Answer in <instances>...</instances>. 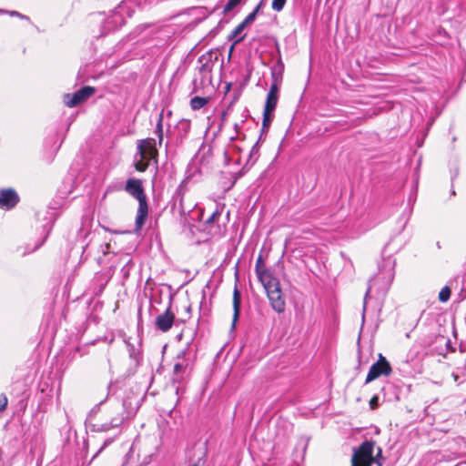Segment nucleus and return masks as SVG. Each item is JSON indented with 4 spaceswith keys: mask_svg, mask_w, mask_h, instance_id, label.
<instances>
[{
    "mask_svg": "<svg viewBox=\"0 0 466 466\" xmlns=\"http://www.w3.org/2000/svg\"><path fill=\"white\" fill-rule=\"evenodd\" d=\"M272 76L275 82L270 86L269 91L267 95L264 110L268 112H273L277 106L279 100V86L277 84V76L275 72H272Z\"/></svg>",
    "mask_w": 466,
    "mask_h": 466,
    "instance_id": "obj_11",
    "label": "nucleus"
},
{
    "mask_svg": "<svg viewBox=\"0 0 466 466\" xmlns=\"http://www.w3.org/2000/svg\"><path fill=\"white\" fill-rule=\"evenodd\" d=\"M370 291V287L368 289V290H367V292H366V295H365L364 304H363V313H364V312H365V310H366V299H367V298H368V296H369Z\"/></svg>",
    "mask_w": 466,
    "mask_h": 466,
    "instance_id": "obj_30",
    "label": "nucleus"
},
{
    "mask_svg": "<svg viewBox=\"0 0 466 466\" xmlns=\"http://www.w3.org/2000/svg\"><path fill=\"white\" fill-rule=\"evenodd\" d=\"M218 217H219L218 212L212 213L211 216L207 219V223L209 224V223L213 222Z\"/></svg>",
    "mask_w": 466,
    "mask_h": 466,
    "instance_id": "obj_28",
    "label": "nucleus"
},
{
    "mask_svg": "<svg viewBox=\"0 0 466 466\" xmlns=\"http://www.w3.org/2000/svg\"><path fill=\"white\" fill-rule=\"evenodd\" d=\"M185 181H183L180 186L178 187L177 190V193L178 196H182L183 195V185H184ZM179 205L181 207V208L184 209V206H183V197H180V199H179Z\"/></svg>",
    "mask_w": 466,
    "mask_h": 466,
    "instance_id": "obj_24",
    "label": "nucleus"
},
{
    "mask_svg": "<svg viewBox=\"0 0 466 466\" xmlns=\"http://www.w3.org/2000/svg\"><path fill=\"white\" fill-rule=\"evenodd\" d=\"M246 27V25H243V23H240L231 33V35H229V39H233V38H236L243 30L244 28Z\"/></svg>",
    "mask_w": 466,
    "mask_h": 466,
    "instance_id": "obj_23",
    "label": "nucleus"
},
{
    "mask_svg": "<svg viewBox=\"0 0 466 466\" xmlns=\"http://www.w3.org/2000/svg\"><path fill=\"white\" fill-rule=\"evenodd\" d=\"M436 246H437V248H439V249H441V246L440 241H438V242L436 243Z\"/></svg>",
    "mask_w": 466,
    "mask_h": 466,
    "instance_id": "obj_35",
    "label": "nucleus"
},
{
    "mask_svg": "<svg viewBox=\"0 0 466 466\" xmlns=\"http://www.w3.org/2000/svg\"><path fill=\"white\" fill-rule=\"evenodd\" d=\"M175 314L171 311L170 306L167 309V310L158 315L156 319V326L157 328L163 331H168L174 323Z\"/></svg>",
    "mask_w": 466,
    "mask_h": 466,
    "instance_id": "obj_12",
    "label": "nucleus"
},
{
    "mask_svg": "<svg viewBox=\"0 0 466 466\" xmlns=\"http://www.w3.org/2000/svg\"><path fill=\"white\" fill-rule=\"evenodd\" d=\"M189 370L190 360L188 358V350L184 349L176 357L173 374L171 377L172 383L178 385L176 388L177 394H178L181 389L180 385H183L186 382Z\"/></svg>",
    "mask_w": 466,
    "mask_h": 466,
    "instance_id": "obj_4",
    "label": "nucleus"
},
{
    "mask_svg": "<svg viewBox=\"0 0 466 466\" xmlns=\"http://www.w3.org/2000/svg\"><path fill=\"white\" fill-rule=\"evenodd\" d=\"M259 153V140L256 142V144L252 147L250 153H249V159L248 161L255 162L258 157Z\"/></svg>",
    "mask_w": 466,
    "mask_h": 466,
    "instance_id": "obj_18",
    "label": "nucleus"
},
{
    "mask_svg": "<svg viewBox=\"0 0 466 466\" xmlns=\"http://www.w3.org/2000/svg\"><path fill=\"white\" fill-rule=\"evenodd\" d=\"M234 127L236 130H238V128L239 127L238 124H235Z\"/></svg>",
    "mask_w": 466,
    "mask_h": 466,
    "instance_id": "obj_36",
    "label": "nucleus"
},
{
    "mask_svg": "<svg viewBox=\"0 0 466 466\" xmlns=\"http://www.w3.org/2000/svg\"><path fill=\"white\" fill-rule=\"evenodd\" d=\"M7 405V398L4 395H0V411L4 410Z\"/></svg>",
    "mask_w": 466,
    "mask_h": 466,
    "instance_id": "obj_26",
    "label": "nucleus"
},
{
    "mask_svg": "<svg viewBox=\"0 0 466 466\" xmlns=\"http://www.w3.org/2000/svg\"><path fill=\"white\" fill-rule=\"evenodd\" d=\"M137 155L139 159H136L135 167L139 172H144L149 165V161L155 159L157 156L156 148V140L154 138L142 139L137 142Z\"/></svg>",
    "mask_w": 466,
    "mask_h": 466,
    "instance_id": "obj_5",
    "label": "nucleus"
},
{
    "mask_svg": "<svg viewBox=\"0 0 466 466\" xmlns=\"http://www.w3.org/2000/svg\"><path fill=\"white\" fill-rule=\"evenodd\" d=\"M19 201V197L16 192L12 188L0 190V208L11 209Z\"/></svg>",
    "mask_w": 466,
    "mask_h": 466,
    "instance_id": "obj_10",
    "label": "nucleus"
},
{
    "mask_svg": "<svg viewBox=\"0 0 466 466\" xmlns=\"http://www.w3.org/2000/svg\"><path fill=\"white\" fill-rule=\"evenodd\" d=\"M8 14L11 15V16H17V17H20L22 19H27V17L16 11H10L8 12Z\"/></svg>",
    "mask_w": 466,
    "mask_h": 466,
    "instance_id": "obj_29",
    "label": "nucleus"
},
{
    "mask_svg": "<svg viewBox=\"0 0 466 466\" xmlns=\"http://www.w3.org/2000/svg\"><path fill=\"white\" fill-rule=\"evenodd\" d=\"M240 300H241L240 293L238 290V289H235L234 292H233V309H234L233 320H232V327L233 328L235 327V324H236V322H237V320L238 319V317H239Z\"/></svg>",
    "mask_w": 466,
    "mask_h": 466,
    "instance_id": "obj_14",
    "label": "nucleus"
},
{
    "mask_svg": "<svg viewBox=\"0 0 466 466\" xmlns=\"http://www.w3.org/2000/svg\"><path fill=\"white\" fill-rule=\"evenodd\" d=\"M452 378H453V380H454V381H455V382H458V380H459V376H458L457 374L452 373Z\"/></svg>",
    "mask_w": 466,
    "mask_h": 466,
    "instance_id": "obj_31",
    "label": "nucleus"
},
{
    "mask_svg": "<svg viewBox=\"0 0 466 466\" xmlns=\"http://www.w3.org/2000/svg\"><path fill=\"white\" fill-rule=\"evenodd\" d=\"M208 103L206 97L195 96L190 100V106L193 110H198L202 108Z\"/></svg>",
    "mask_w": 466,
    "mask_h": 466,
    "instance_id": "obj_15",
    "label": "nucleus"
},
{
    "mask_svg": "<svg viewBox=\"0 0 466 466\" xmlns=\"http://www.w3.org/2000/svg\"><path fill=\"white\" fill-rule=\"evenodd\" d=\"M198 63L201 64L199 67V71L202 74L208 75L210 74L213 67V63L211 62L210 55H203L198 58Z\"/></svg>",
    "mask_w": 466,
    "mask_h": 466,
    "instance_id": "obj_13",
    "label": "nucleus"
},
{
    "mask_svg": "<svg viewBox=\"0 0 466 466\" xmlns=\"http://www.w3.org/2000/svg\"><path fill=\"white\" fill-rule=\"evenodd\" d=\"M256 273L258 280L266 290L272 309L278 313H282L285 310V299L279 282L272 273L266 268L261 256L258 258L256 262Z\"/></svg>",
    "mask_w": 466,
    "mask_h": 466,
    "instance_id": "obj_2",
    "label": "nucleus"
},
{
    "mask_svg": "<svg viewBox=\"0 0 466 466\" xmlns=\"http://www.w3.org/2000/svg\"><path fill=\"white\" fill-rule=\"evenodd\" d=\"M375 441H366L354 450L351 458V466H371L373 463V450Z\"/></svg>",
    "mask_w": 466,
    "mask_h": 466,
    "instance_id": "obj_6",
    "label": "nucleus"
},
{
    "mask_svg": "<svg viewBox=\"0 0 466 466\" xmlns=\"http://www.w3.org/2000/svg\"><path fill=\"white\" fill-rule=\"evenodd\" d=\"M259 9V5H258L254 11H252L245 19L244 21L242 22L244 25H248L249 24H251L255 18H256V15H257V13Z\"/></svg>",
    "mask_w": 466,
    "mask_h": 466,
    "instance_id": "obj_20",
    "label": "nucleus"
},
{
    "mask_svg": "<svg viewBox=\"0 0 466 466\" xmlns=\"http://www.w3.org/2000/svg\"><path fill=\"white\" fill-rule=\"evenodd\" d=\"M98 413H101L100 420L92 424V431L104 432L122 426L135 416L136 411L127 410L126 403L116 400L108 403L100 401L89 411L87 420H95Z\"/></svg>",
    "mask_w": 466,
    "mask_h": 466,
    "instance_id": "obj_1",
    "label": "nucleus"
},
{
    "mask_svg": "<svg viewBox=\"0 0 466 466\" xmlns=\"http://www.w3.org/2000/svg\"><path fill=\"white\" fill-rule=\"evenodd\" d=\"M127 8V4L122 3L117 6L116 10L112 12L109 17L106 18L104 28L107 31L117 29L122 26L125 23V18L123 16V12Z\"/></svg>",
    "mask_w": 466,
    "mask_h": 466,
    "instance_id": "obj_9",
    "label": "nucleus"
},
{
    "mask_svg": "<svg viewBox=\"0 0 466 466\" xmlns=\"http://www.w3.org/2000/svg\"><path fill=\"white\" fill-rule=\"evenodd\" d=\"M382 458V451L380 448H378L377 454L375 457H373V462H376L379 466H381V462L380 461V459Z\"/></svg>",
    "mask_w": 466,
    "mask_h": 466,
    "instance_id": "obj_25",
    "label": "nucleus"
},
{
    "mask_svg": "<svg viewBox=\"0 0 466 466\" xmlns=\"http://www.w3.org/2000/svg\"><path fill=\"white\" fill-rule=\"evenodd\" d=\"M4 12H5L4 10L0 9V13H4Z\"/></svg>",
    "mask_w": 466,
    "mask_h": 466,
    "instance_id": "obj_38",
    "label": "nucleus"
},
{
    "mask_svg": "<svg viewBox=\"0 0 466 466\" xmlns=\"http://www.w3.org/2000/svg\"><path fill=\"white\" fill-rule=\"evenodd\" d=\"M243 38H244V36H242V37H240V38L237 39V40L235 41V44L239 43L241 40H243Z\"/></svg>",
    "mask_w": 466,
    "mask_h": 466,
    "instance_id": "obj_34",
    "label": "nucleus"
},
{
    "mask_svg": "<svg viewBox=\"0 0 466 466\" xmlns=\"http://www.w3.org/2000/svg\"><path fill=\"white\" fill-rule=\"evenodd\" d=\"M125 190L138 201V208L136 217V231H139L144 226L148 214L147 196L144 192L142 181L137 178L127 179Z\"/></svg>",
    "mask_w": 466,
    "mask_h": 466,
    "instance_id": "obj_3",
    "label": "nucleus"
},
{
    "mask_svg": "<svg viewBox=\"0 0 466 466\" xmlns=\"http://www.w3.org/2000/svg\"><path fill=\"white\" fill-rule=\"evenodd\" d=\"M287 0H273L272 1V9L274 11L279 12L283 9Z\"/></svg>",
    "mask_w": 466,
    "mask_h": 466,
    "instance_id": "obj_22",
    "label": "nucleus"
},
{
    "mask_svg": "<svg viewBox=\"0 0 466 466\" xmlns=\"http://www.w3.org/2000/svg\"><path fill=\"white\" fill-rule=\"evenodd\" d=\"M392 371L389 361L380 354L377 362L373 363L368 372L365 383H370L380 376H389Z\"/></svg>",
    "mask_w": 466,
    "mask_h": 466,
    "instance_id": "obj_7",
    "label": "nucleus"
},
{
    "mask_svg": "<svg viewBox=\"0 0 466 466\" xmlns=\"http://www.w3.org/2000/svg\"><path fill=\"white\" fill-rule=\"evenodd\" d=\"M134 351L130 352V356L133 357L134 356Z\"/></svg>",
    "mask_w": 466,
    "mask_h": 466,
    "instance_id": "obj_37",
    "label": "nucleus"
},
{
    "mask_svg": "<svg viewBox=\"0 0 466 466\" xmlns=\"http://www.w3.org/2000/svg\"><path fill=\"white\" fill-rule=\"evenodd\" d=\"M272 113L273 112H268L266 110L263 111V122H262V126H263V129L265 128H268L271 121H272Z\"/></svg>",
    "mask_w": 466,
    "mask_h": 466,
    "instance_id": "obj_19",
    "label": "nucleus"
},
{
    "mask_svg": "<svg viewBox=\"0 0 466 466\" xmlns=\"http://www.w3.org/2000/svg\"><path fill=\"white\" fill-rule=\"evenodd\" d=\"M451 297V289L448 286L443 287L439 293V299L441 302H447Z\"/></svg>",
    "mask_w": 466,
    "mask_h": 466,
    "instance_id": "obj_17",
    "label": "nucleus"
},
{
    "mask_svg": "<svg viewBox=\"0 0 466 466\" xmlns=\"http://www.w3.org/2000/svg\"><path fill=\"white\" fill-rule=\"evenodd\" d=\"M43 244V241H41L39 244H37L33 250H35L37 249L38 248H40V246Z\"/></svg>",
    "mask_w": 466,
    "mask_h": 466,
    "instance_id": "obj_33",
    "label": "nucleus"
},
{
    "mask_svg": "<svg viewBox=\"0 0 466 466\" xmlns=\"http://www.w3.org/2000/svg\"><path fill=\"white\" fill-rule=\"evenodd\" d=\"M378 402H379V398L377 396L372 397L371 400H370V409H372V410L376 409L378 406Z\"/></svg>",
    "mask_w": 466,
    "mask_h": 466,
    "instance_id": "obj_27",
    "label": "nucleus"
},
{
    "mask_svg": "<svg viewBox=\"0 0 466 466\" xmlns=\"http://www.w3.org/2000/svg\"><path fill=\"white\" fill-rule=\"evenodd\" d=\"M162 122H163V111L159 114L158 120H157V127H156V131H155L158 137L159 144H161L162 140H163Z\"/></svg>",
    "mask_w": 466,
    "mask_h": 466,
    "instance_id": "obj_16",
    "label": "nucleus"
},
{
    "mask_svg": "<svg viewBox=\"0 0 466 466\" xmlns=\"http://www.w3.org/2000/svg\"><path fill=\"white\" fill-rule=\"evenodd\" d=\"M95 88L91 86H84L74 94H66L64 96V103L68 107H75L82 102L89 98L94 93Z\"/></svg>",
    "mask_w": 466,
    "mask_h": 466,
    "instance_id": "obj_8",
    "label": "nucleus"
},
{
    "mask_svg": "<svg viewBox=\"0 0 466 466\" xmlns=\"http://www.w3.org/2000/svg\"><path fill=\"white\" fill-rule=\"evenodd\" d=\"M241 3V0H228L224 7V12L228 13L233 10L237 5Z\"/></svg>",
    "mask_w": 466,
    "mask_h": 466,
    "instance_id": "obj_21",
    "label": "nucleus"
},
{
    "mask_svg": "<svg viewBox=\"0 0 466 466\" xmlns=\"http://www.w3.org/2000/svg\"><path fill=\"white\" fill-rule=\"evenodd\" d=\"M226 116H227V112H226V111H224V112L222 113V115H221V120H222V121H225Z\"/></svg>",
    "mask_w": 466,
    "mask_h": 466,
    "instance_id": "obj_32",
    "label": "nucleus"
}]
</instances>
